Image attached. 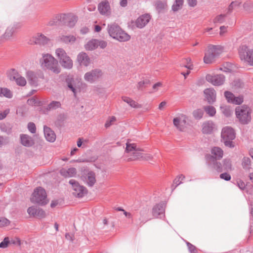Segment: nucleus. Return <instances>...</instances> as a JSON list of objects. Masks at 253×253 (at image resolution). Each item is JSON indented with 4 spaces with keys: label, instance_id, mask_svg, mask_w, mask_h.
<instances>
[{
    "label": "nucleus",
    "instance_id": "nucleus-1",
    "mask_svg": "<svg viewBox=\"0 0 253 253\" xmlns=\"http://www.w3.org/2000/svg\"><path fill=\"white\" fill-rule=\"evenodd\" d=\"M107 30L110 36L119 42H124L129 40L130 37L124 32L120 27L116 23L108 25Z\"/></svg>",
    "mask_w": 253,
    "mask_h": 253
},
{
    "label": "nucleus",
    "instance_id": "nucleus-2",
    "mask_svg": "<svg viewBox=\"0 0 253 253\" xmlns=\"http://www.w3.org/2000/svg\"><path fill=\"white\" fill-rule=\"evenodd\" d=\"M223 48L220 45H210L205 52L204 61L206 64L213 63L223 52Z\"/></svg>",
    "mask_w": 253,
    "mask_h": 253
},
{
    "label": "nucleus",
    "instance_id": "nucleus-3",
    "mask_svg": "<svg viewBox=\"0 0 253 253\" xmlns=\"http://www.w3.org/2000/svg\"><path fill=\"white\" fill-rule=\"evenodd\" d=\"M42 66L45 68L56 74L60 72L57 61L50 54H44L42 55L41 59Z\"/></svg>",
    "mask_w": 253,
    "mask_h": 253
},
{
    "label": "nucleus",
    "instance_id": "nucleus-4",
    "mask_svg": "<svg viewBox=\"0 0 253 253\" xmlns=\"http://www.w3.org/2000/svg\"><path fill=\"white\" fill-rule=\"evenodd\" d=\"M236 115L242 124H248L251 120V109L246 106L243 105L236 108Z\"/></svg>",
    "mask_w": 253,
    "mask_h": 253
},
{
    "label": "nucleus",
    "instance_id": "nucleus-5",
    "mask_svg": "<svg viewBox=\"0 0 253 253\" xmlns=\"http://www.w3.org/2000/svg\"><path fill=\"white\" fill-rule=\"evenodd\" d=\"M221 136L226 146L229 148L234 147L232 140L235 138L236 133L232 127L228 126L223 127L221 131Z\"/></svg>",
    "mask_w": 253,
    "mask_h": 253
},
{
    "label": "nucleus",
    "instance_id": "nucleus-6",
    "mask_svg": "<svg viewBox=\"0 0 253 253\" xmlns=\"http://www.w3.org/2000/svg\"><path fill=\"white\" fill-rule=\"evenodd\" d=\"M46 198L47 195L45 190L41 187H39L35 189L31 198V201L34 203L44 205L47 203Z\"/></svg>",
    "mask_w": 253,
    "mask_h": 253
},
{
    "label": "nucleus",
    "instance_id": "nucleus-7",
    "mask_svg": "<svg viewBox=\"0 0 253 253\" xmlns=\"http://www.w3.org/2000/svg\"><path fill=\"white\" fill-rule=\"evenodd\" d=\"M239 54L241 60L253 66V49L249 48L246 45H242L239 47Z\"/></svg>",
    "mask_w": 253,
    "mask_h": 253
},
{
    "label": "nucleus",
    "instance_id": "nucleus-8",
    "mask_svg": "<svg viewBox=\"0 0 253 253\" xmlns=\"http://www.w3.org/2000/svg\"><path fill=\"white\" fill-rule=\"evenodd\" d=\"M102 75V72L100 69H95L86 72L84 75V79L86 82L92 84L100 78Z\"/></svg>",
    "mask_w": 253,
    "mask_h": 253
},
{
    "label": "nucleus",
    "instance_id": "nucleus-9",
    "mask_svg": "<svg viewBox=\"0 0 253 253\" xmlns=\"http://www.w3.org/2000/svg\"><path fill=\"white\" fill-rule=\"evenodd\" d=\"M69 183L72 185L73 190V195L77 197L81 198L84 196L87 193L86 188L81 185L74 179H71Z\"/></svg>",
    "mask_w": 253,
    "mask_h": 253
},
{
    "label": "nucleus",
    "instance_id": "nucleus-10",
    "mask_svg": "<svg viewBox=\"0 0 253 253\" xmlns=\"http://www.w3.org/2000/svg\"><path fill=\"white\" fill-rule=\"evenodd\" d=\"M57 19L61 22V25H65L73 27L77 22L76 17L70 14H61L58 15Z\"/></svg>",
    "mask_w": 253,
    "mask_h": 253
},
{
    "label": "nucleus",
    "instance_id": "nucleus-11",
    "mask_svg": "<svg viewBox=\"0 0 253 253\" xmlns=\"http://www.w3.org/2000/svg\"><path fill=\"white\" fill-rule=\"evenodd\" d=\"M126 145V151L127 153H131L134 159H139L142 157V153H141L142 150L137 147L135 144L127 143Z\"/></svg>",
    "mask_w": 253,
    "mask_h": 253
},
{
    "label": "nucleus",
    "instance_id": "nucleus-12",
    "mask_svg": "<svg viewBox=\"0 0 253 253\" xmlns=\"http://www.w3.org/2000/svg\"><path fill=\"white\" fill-rule=\"evenodd\" d=\"M207 163L208 166L215 169L218 172H220L223 171V165L217 161V160H214L213 156L211 155H207L206 156Z\"/></svg>",
    "mask_w": 253,
    "mask_h": 253
},
{
    "label": "nucleus",
    "instance_id": "nucleus-13",
    "mask_svg": "<svg viewBox=\"0 0 253 253\" xmlns=\"http://www.w3.org/2000/svg\"><path fill=\"white\" fill-rule=\"evenodd\" d=\"M8 77L10 80L15 81L17 85L20 86H24L26 84L25 79L21 76L14 69H11L8 72Z\"/></svg>",
    "mask_w": 253,
    "mask_h": 253
},
{
    "label": "nucleus",
    "instance_id": "nucleus-14",
    "mask_svg": "<svg viewBox=\"0 0 253 253\" xmlns=\"http://www.w3.org/2000/svg\"><path fill=\"white\" fill-rule=\"evenodd\" d=\"M207 81L214 85H220L225 81V77L223 75H211L208 74L206 76Z\"/></svg>",
    "mask_w": 253,
    "mask_h": 253
},
{
    "label": "nucleus",
    "instance_id": "nucleus-15",
    "mask_svg": "<svg viewBox=\"0 0 253 253\" xmlns=\"http://www.w3.org/2000/svg\"><path fill=\"white\" fill-rule=\"evenodd\" d=\"M82 179L90 187L93 186L96 182L95 173L91 171H84L82 176Z\"/></svg>",
    "mask_w": 253,
    "mask_h": 253
},
{
    "label": "nucleus",
    "instance_id": "nucleus-16",
    "mask_svg": "<svg viewBox=\"0 0 253 253\" xmlns=\"http://www.w3.org/2000/svg\"><path fill=\"white\" fill-rule=\"evenodd\" d=\"M166 204L161 202L156 204L152 209V214L154 217L161 218L165 215V211Z\"/></svg>",
    "mask_w": 253,
    "mask_h": 253
},
{
    "label": "nucleus",
    "instance_id": "nucleus-17",
    "mask_svg": "<svg viewBox=\"0 0 253 253\" xmlns=\"http://www.w3.org/2000/svg\"><path fill=\"white\" fill-rule=\"evenodd\" d=\"M98 10L102 15L109 16L111 13L109 3L106 0L102 1L98 4Z\"/></svg>",
    "mask_w": 253,
    "mask_h": 253
},
{
    "label": "nucleus",
    "instance_id": "nucleus-18",
    "mask_svg": "<svg viewBox=\"0 0 253 253\" xmlns=\"http://www.w3.org/2000/svg\"><path fill=\"white\" fill-rule=\"evenodd\" d=\"M187 119L185 116L181 115L173 119V124L180 131H183L186 123Z\"/></svg>",
    "mask_w": 253,
    "mask_h": 253
},
{
    "label": "nucleus",
    "instance_id": "nucleus-19",
    "mask_svg": "<svg viewBox=\"0 0 253 253\" xmlns=\"http://www.w3.org/2000/svg\"><path fill=\"white\" fill-rule=\"evenodd\" d=\"M151 16L149 14H143L139 16L135 22V25L137 28H142L149 22Z\"/></svg>",
    "mask_w": 253,
    "mask_h": 253
},
{
    "label": "nucleus",
    "instance_id": "nucleus-20",
    "mask_svg": "<svg viewBox=\"0 0 253 253\" xmlns=\"http://www.w3.org/2000/svg\"><path fill=\"white\" fill-rule=\"evenodd\" d=\"M77 60L81 65L85 67L88 66L90 63L89 57L85 52L80 53L77 56Z\"/></svg>",
    "mask_w": 253,
    "mask_h": 253
},
{
    "label": "nucleus",
    "instance_id": "nucleus-21",
    "mask_svg": "<svg viewBox=\"0 0 253 253\" xmlns=\"http://www.w3.org/2000/svg\"><path fill=\"white\" fill-rule=\"evenodd\" d=\"M204 94L208 102L210 104L213 103L216 99V92L213 88H207L204 90Z\"/></svg>",
    "mask_w": 253,
    "mask_h": 253
},
{
    "label": "nucleus",
    "instance_id": "nucleus-22",
    "mask_svg": "<svg viewBox=\"0 0 253 253\" xmlns=\"http://www.w3.org/2000/svg\"><path fill=\"white\" fill-rule=\"evenodd\" d=\"M20 138L21 144L25 147H31L34 144L32 137L28 134H21Z\"/></svg>",
    "mask_w": 253,
    "mask_h": 253
},
{
    "label": "nucleus",
    "instance_id": "nucleus-23",
    "mask_svg": "<svg viewBox=\"0 0 253 253\" xmlns=\"http://www.w3.org/2000/svg\"><path fill=\"white\" fill-rule=\"evenodd\" d=\"M202 126V131L203 133L211 134L214 128V124L211 121H208L204 122Z\"/></svg>",
    "mask_w": 253,
    "mask_h": 253
},
{
    "label": "nucleus",
    "instance_id": "nucleus-24",
    "mask_svg": "<svg viewBox=\"0 0 253 253\" xmlns=\"http://www.w3.org/2000/svg\"><path fill=\"white\" fill-rule=\"evenodd\" d=\"M43 131L45 138L48 141L53 142L55 140L56 135L50 127L44 126Z\"/></svg>",
    "mask_w": 253,
    "mask_h": 253
},
{
    "label": "nucleus",
    "instance_id": "nucleus-25",
    "mask_svg": "<svg viewBox=\"0 0 253 253\" xmlns=\"http://www.w3.org/2000/svg\"><path fill=\"white\" fill-rule=\"evenodd\" d=\"M60 173L65 178H69L75 176L77 173V170L74 168H62L60 170Z\"/></svg>",
    "mask_w": 253,
    "mask_h": 253
},
{
    "label": "nucleus",
    "instance_id": "nucleus-26",
    "mask_svg": "<svg viewBox=\"0 0 253 253\" xmlns=\"http://www.w3.org/2000/svg\"><path fill=\"white\" fill-rule=\"evenodd\" d=\"M17 28V25L13 24L8 26L1 38L5 40H8L12 37L15 30Z\"/></svg>",
    "mask_w": 253,
    "mask_h": 253
},
{
    "label": "nucleus",
    "instance_id": "nucleus-27",
    "mask_svg": "<svg viewBox=\"0 0 253 253\" xmlns=\"http://www.w3.org/2000/svg\"><path fill=\"white\" fill-rule=\"evenodd\" d=\"M49 39L42 34H37L33 38V42L35 44L43 45L47 43Z\"/></svg>",
    "mask_w": 253,
    "mask_h": 253
},
{
    "label": "nucleus",
    "instance_id": "nucleus-28",
    "mask_svg": "<svg viewBox=\"0 0 253 253\" xmlns=\"http://www.w3.org/2000/svg\"><path fill=\"white\" fill-rule=\"evenodd\" d=\"M27 78L30 84L33 86H37L39 84V80L37 76L32 71L27 72Z\"/></svg>",
    "mask_w": 253,
    "mask_h": 253
},
{
    "label": "nucleus",
    "instance_id": "nucleus-29",
    "mask_svg": "<svg viewBox=\"0 0 253 253\" xmlns=\"http://www.w3.org/2000/svg\"><path fill=\"white\" fill-rule=\"evenodd\" d=\"M211 155L214 157V160L221 159L223 155V150L218 147H214L211 150Z\"/></svg>",
    "mask_w": 253,
    "mask_h": 253
},
{
    "label": "nucleus",
    "instance_id": "nucleus-30",
    "mask_svg": "<svg viewBox=\"0 0 253 253\" xmlns=\"http://www.w3.org/2000/svg\"><path fill=\"white\" fill-rule=\"evenodd\" d=\"M61 106V104L60 102L58 101H52L44 108L45 113L56 110L57 109L60 108Z\"/></svg>",
    "mask_w": 253,
    "mask_h": 253
},
{
    "label": "nucleus",
    "instance_id": "nucleus-31",
    "mask_svg": "<svg viewBox=\"0 0 253 253\" xmlns=\"http://www.w3.org/2000/svg\"><path fill=\"white\" fill-rule=\"evenodd\" d=\"M60 62L65 68L70 69L73 67V61L68 56L60 60Z\"/></svg>",
    "mask_w": 253,
    "mask_h": 253
},
{
    "label": "nucleus",
    "instance_id": "nucleus-32",
    "mask_svg": "<svg viewBox=\"0 0 253 253\" xmlns=\"http://www.w3.org/2000/svg\"><path fill=\"white\" fill-rule=\"evenodd\" d=\"M242 167L245 170L250 171L252 169L251 160L250 158L244 157L242 160Z\"/></svg>",
    "mask_w": 253,
    "mask_h": 253
},
{
    "label": "nucleus",
    "instance_id": "nucleus-33",
    "mask_svg": "<svg viewBox=\"0 0 253 253\" xmlns=\"http://www.w3.org/2000/svg\"><path fill=\"white\" fill-rule=\"evenodd\" d=\"M15 240H16V242L13 239H12L11 241H10L8 237L4 238L3 240L0 243V248H3V249L7 247L8 244L10 243H11L12 244H16V243H17V244L19 245H20V240L18 238H16Z\"/></svg>",
    "mask_w": 253,
    "mask_h": 253
},
{
    "label": "nucleus",
    "instance_id": "nucleus-34",
    "mask_svg": "<svg viewBox=\"0 0 253 253\" xmlns=\"http://www.w3.org/2000/svg\"><path fill=\"white\" fill-rule=\"evenodd\" d=\"M122 100L132 108H139L141 107V105L128 97L123 96Z\"/></svg>",
    "mask_w": 253,
    "mask_h": 253
},
{
    "label": "nucleus",
    "instance_id": "nucleus-35",
    "mask_svg": "<svg viewBox=\"0 0 253 253\" xmlns=\"http://www.w3.org/2000/svg\"><path fill=\"white\" fill-rule=\"evenodd\" d=\"M98 47L97 40L93 39L87 42L85 45V48L88 50H92Z\"/></svg>",
    "mask_w": 253,
    "mask_h": 253
},
{
    "label": "nucleus",
    "instance_id": "nucleus-36",
    "mask_svg": "<svg viewBox=\"0 0 253 253\" xmlns=\"http://www.w3.org/2000/svg\"><path fill=\"white\" fill-rule=\"evenodd\" d=\"M241 4V2L239 1H232L230 4L227 8V14H230L231 13L233 12L234 10L240 7Z\"/></svg>",
    "mask_w": 253,
    "mask_h": 253
},
{
    "label": "nucleus",
    "instance_id": "nucleus-37",
    "mask_svg": "<svg viewBox=\"0 0 253 253\" xmlns=\"http://www.w3.org/2000/svg\"><path fill=\"white\" fill-rule=\"evenodd\" d=\"M59 40L65 43H73L76 40V38L74 36H59Z\"/></svg>",
    "mask_w": 253,
    "mask_h": 253
},
{
    "label": "nucleus",
    "instance_id": "nucleus-38",
    "mask_svg": "<svg viewBox=\"0 0 253 253\" xmlns=\"http://www.w3.org/2000/svg\"><path fill=\"white\" fill-rule=\"evenodd\" d=\"M0 96H4L8 98H11L12 97V93L7 88L0 87Z\"/></svg>",
    "mask_w": 253,
    "mask_h": 253
},
{
    "label": "nucleus",
    "instance_id": "nucleus-39",
    "mask_svg": "<svg viewBox=\"0 0 253 253\" xmlns=\"http://www.w3.org/2000/svg\"><path fill=\"white\" fill-rule=\"evenodd\" d=\"M155 6L157 11L159 13H160L164 12V11L167 8V3L165 2L158 1L156 3Z\"/></svg>",
    "mask_w": 253,
    "mask_h": 253
},
{
    "label": "nucleus",
    "instance_id": "nucleus-40",
    "mask_svg": "<svg viewBox=\"0 0 253 253\" xmlns=\"http://www.w3.org/2000/svg\"><path fill=\"white\" fill-rule=\"evenodd\" d=\"M55 53H56V55L57 57L59 59V61L60 60H61L62 59L68 56L65 51L62 48H57L56 50Z\"/></svg>",
    "mask_w": 253,
    "mask_h": 253
},
{
    "label": "nucleus",
    "instance_id": "nucleus-41",
    "mask_svg": "<svg viewBox=\"0 0 253 253\" xmlns=\"http://www.w3.org/2000/svg\"><path fill=\"white\" fill-rule=\"evenodd\" d=\"M204 113L203 109H197L193 111V115L195 119L199 120L202 118Z\"/></svg>",
    "mask_w": 253,
    "mask_h": 253
},
{
    "label": "nucleus",
    "instance_id": "nucleus-42",
    "mask_svg": "<svg viewBox=\"0 0 253 253\" xmlns=\"http://www.w3.org/2000/svg\"><path fill=\"white\" fill-rule=\"evenodd\" d=\"M204 110L211 117L213 116L216 113L215 108L212 106H205Z\"/></svg>",
    "mask_w": 253,
    "mask_h": 253
},
{
    "label": "nucleus",
    "instance_id": "nucleus-43",
    "mask_svg": "<svg viewBox=\"0 0 253 253\" xmlns=\"http://www.w3.org/2000/svg\"><path fill=\"white\" fill-rule=\"evenodd\" d=\"M223 171H229L232 169L231 161L229 159H225L223 161Z\"/></svg>",
    "mask_w": 253,
    "mask_h": 253
},
{
    "label": "nucleus",
    "instance_id": "nucleus-44",
    "mask_svg": "<svg viewBox=\"0 0 253 253\" xmlns=\"http://www.w3.org/2000/svg\"><path fill=\"white\" fill-rule=\"evenodd\" d=\"M183 3V0H175V2L172 6V10L175 12L179 10L182 7Z\"/></svg>",
    "mask_w": 253,
    "mask_h": 253
},
{
    "label": "nucleus",
    "instance_id": "nucleus-45",
    "mask_svg": "<svg viewBox=\"0 0 253 253\" xmlns=\"http://www.w3.org/2000/svg\"><path fill=\"white\" fill-rule=\"evenodd\" d=\"M0 129L1 131L5 132L7 134L11 132V127L9 125L7 124H1L0 125Z\"/></svg>",
    "mask_w": 253,
    "mask_h": 253
},
{
    "label": "nucleus",
    "instance_id": "nucleus-46",
    "mask_svg": "<svg viewBox=\"0 0 253 253\" xmlns=\"http://www.w3.org/2000/svg\"><path fill=\"white\" fill-rule=\"evenodd\" d=\"M185 178V176L181 174L178 177H177L173 180V184L172 185V190L174 189L178 185L182 183V180Z\"/></svg>",
    "mask_w": 253,
    "mask_h": 253
},
{
    "label": "nucleus",
    "instance_id": "nucleus-47",
    "mask_svg": "<svg viewBox=\"0 0 253 253\" xmlns=\"http://www.w3.org/2000/svg\"><path fill=\"white\" fill-rule=\"evenodd\" d=\"M226 16V14L218 15L215 17L213 20V22L214 23L221 24L225 21Z\"/></svg>",
    "mask_w": 253,
    "mask_h": 253
},
{
    "label": "nucleus",
    "instance_id": "nucleus-48",
    "mask_svg": "<svg viewBox=\"0 0 253 253\" xmlns=\"http://www.w3.org/2000/svg\"><path fill=\"white\" fill-rule=\"evenodd\" d=\"M27 103L30 105H35L38 106H41L42 105V102L37 100L35 97L29 99L27 100Z\"/></svg>",
    "mask_w": 253,
    "mask_h": 253
},
{
    "label": "nucleus",
    "instance_id": "nucleus-49",
    "mask_svg": "<svg viewBox=\"0 0 253 253\" xmlns=\"http://www.w3.org/2000/svg\"><path fill=\"white\" fill-rule=\"evenodd\" d=\"M220 109L222 113L226 116L229 117L231 115V110L230 108L227 106H221Z\"/></svg>",
    "mask_w": 253,
    "mask_h": 253
},
{
    "label": "nucleus",
    "instance_id": "nucleus-50",
    "mask_svg": "<svg viewBox=\"0 0 253 253\" xmlns=\"http://www.w3.org/2000/svg\"><path fill=\"white\" fill-rule=\"evenodd\" d=\"M148 213V210L147 209H144L140 211V214L141 217L139 220H141V222H145L147 220L146 217Z\"/></svg>",
    "mask_w": 253,
    "mask_h": 253
},
{
    "label": "nucleus",
    "instance_id": "nucleus-51",
    "mask_svg": "<svg viewBox=\"0 0 253 253\" xmlns=\"http://www.w3.org/2000/svg\"><path fill=\"white\" fill-rule=\"evenodd\" d=\"M224 96L229 103H232L235 97V95L230 91H226L224 92Z\"/></svg>",
    "mask_w": 253,
    "mask_h": 253
},
{
    "label": "nucleus",
    "instance_id": "nucleus-52",
    "mask_svg": "<svg viewBox=\"0 0 253 253\" xmlns=\"http://www.w3.org/2000/svg\"><path fill=\"white\" fill-rule=\"evenodd\" d=\"M184 61H185V63L180 64V66L184 67L189 70H191L193 68V65L191 64V59L189 58H187L184 59Z\"/></svg>",
    "mask_w": 253,
    "mask_h": 253
},
{
    "label": "nucleus",
    "instance_id": "nucleus-53",
    "mask_svg": "<svg viewBox=\"0 0 253 253\" xmlns=\"http://www.w3.org/2000/svg\"><path fill=\"white\" fill-rule=\"evenodd\" d=\"M232 85L236 88H242L244 86V84L240 79H236L232 83Z\"/></svg>",
    "mask_w": 253,
    "mask_h": 253
},
{
    "label": "nucleus",
    "instance_id": "nucleus-54",
    "mask_svg": "<svg viewBox=\"0 0 253 253\" xmlns=\"http://www.w3.org/2000/svg\"><path fill=\"white\" fill-rule=\"evenodd\" d=\"M38 208L35 206L29 207L27 210V212L30 215L36 216Z\"/></svg>",
    "mask_w": 253,
    "mask_h": 253
},
{
    "label": "nucleus",
    "instance_id": "nucleus-55",
    "mask_svg": "<svg viewBox=\"0 0 253 253\" xmlns=\"http://www.w3.org/2000/svg\"><path fill=\"white\" fill-rule=\"evenodd\" d=\"M29 131L32 133H35L36 132V125L34 123L30 122L27 126Z\"/></svg>",
    "mask_w": 253,
    "mask_h": 253
},
{
    "label": "nucleus",
    "instance_id": "nucleus-56",
    "mask_svg": "<svg viewBox=\"0 0 253 253\" xmlns=\"http://www.w3.org/2000/svg\"><path fill=\"white\" fill-rule=\"evenodd\" d=\"M243 102V97L242 96H235L232 101V104L236 105H240Z\"/></svg>",
    "mask_w": 253,
    "mask_h": 253
},
{
    "label": "nucleus",
    "instance_id": "nucleus-57",
    "mask_svg": "<svg viewBox=\"0 0 253 253\" xmlns=\"http://www.w3.org/2000/svg\"><path fill=\"white\" fill-rule=\"evenodd\" d=\"M45 215L46 214L45 211L42 209L38 208L36 216L38 217L39 218H43L45 216Z\"/></svg>",
    "mask_w": 253,
    "mask_h": 253
},
{
    "label": "nucleus",
    "instance_id": "nucleus-58",
    "mask_svg": "<svg viewBox=\"0 0 253 253\" xmlns=\"http://www.w3.org/2000/svg\"><path fill=\"white\" fill-rule=\"evenodd\" d=\"M9 223V221L5 218L2 217L0 218V227L7 226Z\"/></svg>",
    "mask_w": 253,
    "mask_h": 253
},
{
    "label": "nucleus",
    "instance_id": "nucleus-59",
    "mask_svg": "<svg viewBox=\"0 0 253 253\" xmlns=\"http://www.w3.org/2000/svg\"><path fill=\"white\" fill-rule=\"evenodd\" d=\"M58 15L56 16V17L53 19L52 20H50L48 23V25L49 26H53L55 25H60L61 24V22L60 21L57 19Z\"/></svg>",
    "mask_w": 253,
    "mask_h": 253
},
{
    "label": "nucleus",
    "instance_id": "nucleus-60",
    "mask_svg": "<svg viewBox=\"0 0 253 253\" xmlns=\"http://www.w3.org/2000/svg\"><path fill=\"white\" fill-rule=\"evenodd\" d=\"M186 244L188 250L191 253H196V247L194 245L188 242H186Z\"/></svg>",
    "mask_w": 253,
    "mask_h": 253
},
{
    "label": "nucleus",
    "instance_id": "nucleus-61",
    "mask_svg": "<svg viewBox=\"0 0 253 253\" xmlns=\"http://www.w3.org/2000/svg\"><path fill=\"white\" fill-rule=\"evenodd\" d=\"M107 45V42L103 40H97V46H99L101 48L104 49Z\"/></svg>",
    "mask_w": 253,
    "mask_h": 253
},
{
    "label": "nucleus",
    "instance_id": "nucleus-62",
    "mask_svg": "<svg viewBox=\"0 0 253 253\" xmlns=\"http://www.w3.org/2000/svg\"><path fill=\"white\" fill-rule=\"evenodd\" d=\"M219 176L221 179H224L226 181H229L231 179V175L227 172H224L220 174Z\"/></svg>",
    "mask_w": 253,
    "mask_h": 253
},
{
    "label": "nucleus",
    "instance_id": "nucleus-63",
    "mask_svg": "<svg viewBox=\"0 0 253 253\" xmlns=\"http://www.w3.org/2000/svg\"><path fill=\"white\" fill-rule=\"evenodd\" d=\"M9 113V109H6L3 112L0 111V120L4 119Z\"/></svg>",
    "mask_w": 253,
    "mask_h": 253
},
{
    "label": "nucleus",
    "instance_id": "nucleus-64",
    "mask_svg": "<svg viewBox=\"0 0 253 253\" xmlns=\"http://www.w3.org/2000/svg\"><path fill=\"white\" fill-rule=\"evenodd\" d=\"M149 82V81L147 80L145 81H141V82H139L138 84V88L139 89H142L143 87V85L145 84H148Z\"/></svg>",
    "mask_w": 253,
    "mask_h": 253
}]
</instances>
